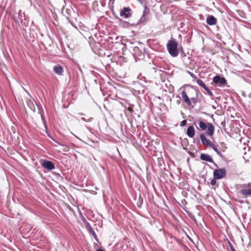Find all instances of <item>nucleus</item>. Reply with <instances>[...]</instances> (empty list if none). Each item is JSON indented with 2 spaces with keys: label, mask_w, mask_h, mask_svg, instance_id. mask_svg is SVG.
Here are the masks:
<instances>
[{
  "label": "nucleus",
  "mask_w": 251,
  "mask_h": 251,
  "mask_svg": "<svg viewBox=\"0 0 251 251\" xmlns=\"http://www.w3.org/2000/svg\"><path fill=\"white\" fill-rule=\"evenodd\" d=\"M182 99L188 105H191L192 102L195 104L197 102V92L193 89L183 91L181 93Z\"/></svg>",
  "instance_id": "1"
},
{
  "label": "nucleus",
  "mask_w": 251,
  "mask_h": 251,
  "mask_svg": "<svg viewBox=\"0 0 251 251\" xmlns=\"http://www.w3.org/2000/svg\"><path fill=\"white\" fill-rule=\"evenodd\" d=\"M177 46L178 43L174 38H171L168 41L166 47L171 56L176 57L178 56L179 51Z\"/></svg>",
  "instance_id": "2"
},
{
  "label": "nucleus",
  "mask_w": 251,
  "mask_h": 251,
  "mask_svg": "<svg viewBox=\"0 0 251 251\" xmlns=\"http://www.w3.org/2000/svg\"><path fill=\"white\" fill-rule=\"evenodd\" d=\"M226 175V171L225 169H219L214 170L213 176L215 178L218 179H221L225 177Z\"/></svg>",
  "instance_id": "3"
},
{
  "label": "nucleus",
  "mask_w": 251,
  "mask_h": 251,
  "mask_svg": "<svg viewBox=\"0 0 251 251\" xmlns=\"http://www.w3.org/2000/svg\"><path fill=\"white\" fill-rule=\"evenodd\" d=\"M213 81L216 85L220 87L224 86L226 83V80L225 78L221 77L219 75L214 76L213 78Z\"/></svg>",
  "instance_id": "4"
},
{
  "label": "nucleus",
  "mask_w": 251,
  "mask_h": 251,
  "mask_svg": "<svg viewBox=\"0 0 251 251\" xmlns=\"http://www.w3.org/2000/svg\"><path fill=\"white\" fill-rule=\"evenodd\" d=\"M200 138L202 144L206 147H210L213 144L211 141L209 139H207L203 134L200 135Z\"/></svg>",
  "instance_id": "5"
},
{
  "label": "nucleus",
  "mask_w": 251,
  "mask_h": 251,
  "mask_svg": "<svg viewBox=\"0 0 251 251\" xmlns=\"http://www.w3.org/2000/svg\"><path fill=\"white\" fill-rule=\"evenodd\" d=\"M240 193L246 197L251 196V184H249L247 188L240 190Z\"/></svg>",
  "instance_id": "6"
},
{
  "label": "nucleus",
  "mask_w": 251,
  "mask_h": 251,
  "mask_svg": "<svg viewBox=\"0 0 251 251\" xmlns=\"http://www.w3.org/2000/svg\"><path fill=\"white\" fill-rule=\"evenodd\" d=\"M42 166L45 168H46L49 170H52L55 168L53 163L51 161L47 160H44L43 162Z\"/></svg>",
  "instance_id": "7"
},
{
  "label": "nucleus",
  "mask_w": 251,
  "mask_h": 251,
  "mask_svg": "<svg viewBox=\"0 0 251 251\" xmlns=\"http://www.w3.org/2000/svg\"><path fill=\"white\" fill-rule=\"evenodd\" d=\"M206 23L210 25H213L216 24L217 19L211 15H208L206 18Z\"/></svg>",
  "instance_id": "8"
},
{
  "label": "nucleus",
  "mask_w": 251,
  "mask_h": 251,
  "mask_svg": "<svg viewBox=\"0 0 251 251\" xmlns=\"http://www.w3.org/2000/svg\"><path fill=\"white\" fill-rule=\"evenodd\" d=\"M130 11V9L129 7H124L120 12V16L128 18L130 16V14L129 13Z\"/></svg>",
  "instance_id": "9"
},
{
  "label": "nucleus",
  "mask_w": 251,
  "mask_h": 251,
  "mask_svg": "<svg viewBox=\"0 0 251 251\" xmlns=\"http://www.w3.org/2000/svg\"><path fill=\"white\" fill-rule=\"evenodd\" d=\"M186 134L188 137L193 138L195 134V130L193 126H189L187 129Z\"/></svg>",
  "instance_id": "10"
},
{
  "label": "nucleus",
  "mask_w": 251,
  "mask_h": 251,
  "mask_svg": "<svg viewBox=\"0 0 251 251\" xmlns=\"http://www.w3.org/2000/svg\"><path fill=\"white\" fill-rule=\"evenodd\" d=\"M200 158L204 161H206L209 162H213L212 157L209 154L201 153L200 156Z\"/></svg>",
  "instance_id": "11"
},
{
  "label": "nucleus",
  "mask_w": 251,
  "mask_h": 251,
  "mask_svg": "<svg viewBox=\"0 0 251 251\" xmlns=\"http://www.w3.org/2000/svg\"><path fill=\"white\" fill-rule=\"evenodd\" d=\"M207 128L206 134L210 136H212L214 131V126L211 123H208Z\"/></svg>",
  "instance_id": "12"
},
{
  "label": "nucleus",
  "mask_w": 251,
  "mask_h": 251,
  "mask_svg": "<svg viewBox=\"0 0 251 251\" xmlns=\"http://www.w3.org/2000/svg\"><path fill=\"white\" fill-rule=\"evenodd\" d=\"M53 71L58 75H61L63 73V68L59 65L55 66L53 67Z\"/></svg>",
  "instance_id": "13"
},
{
  "label": "nucleus",
  "mask_w": 251,
  "mask_h": 251,
  "mask_svg": "<svg viewBox=\"0 0 251 251\" xmlns=\"http://www.w3.org/2000/svg\"><path fill=\"white\" fill-rule=\"evenodd\" d=\"M210 147L212 148L213 150L215 151L219 156H222V154L219 150L217 145H215L213 144H212V145Z\"/></svg>",
  "instance_id": "14"
},
{
  "label": "nucleus",
  "mask_w": 251,
  "mask_h": 251,
  "mask_svg": "<svg viewBox=\"0 0 251 251\" xmlns=\"http://www.w3.org/2000/svg\"><path fill=\"white\" fill-rule=\"evenodd\" d=\"M200 127L203 130L207 128V124L202 121H200L199 124Z\"/></svg>",
  "instance_id": "15"
},
{
  "label": "nucleus",
  "mask_w": 251,
  "mask_h": 251,
  "mask_svg": "<svg viewBox=\"0 0 251 251\" xmlns=\"http://www.w3.org/2000/svg\"><path fill=\"white\" fill-rule=\"evenodd\" d=\"M150 12V10L149 8H148L146 6L145 7L144 10L143 12V14L142 17L141 18V21H143L145 19L144 17L146 15H147Z\"/></svg>",
  "instance_id": "16"
},
{
  "label": "nucleus",
  "mask_w": 251,
  "mask_h": 251,
  "mask_svg": "<svg viewBox=\"0 0 251 251\" xmlns=\"http://www.w3.org/2000/svg\"><path fill=\"white\" fill-rule=\"evenodd\" d=\"M197 83L200 85L201 86V87H202L203 88H204V89L207 87V86L205 85V84L203 83V82L202 81V80H201V79H197Z\"/></svg>",
  "instance_id": "17"
},
{
  "label": "nucleus",
  "mask_w": 251,
  "mask_h": 251,
  "mask_svg": "<svg viewBox=\"0 0 251 251\" xmlns=\"http://www.w3.org/2000/svg\"><path fill=\"white\" fill-rule=\"evenodd\" d=\"M56 143H57L58 144H59V145H61V146H63V147H65L64 149L63 150V151H69V148H68V146H67L66 145H65L62 144H61L60 143H59V142H56Z\"/></svg>",
  "instance_id": "18"
},
{
  "label": "nucleus",
  "mask_w": 251,
  "mask_h": 251,
  "mask_svg": "<svg viewBox=\"0 0 251 251\" xmlns=\"http://www.w3.org/2000/svg\"><path fill=\"white\" fill-rule=\"evenodd\" d=\"M90 232H91V233L92 234V235H93V236L94 237V238L97 240V235H96L95 232L94 231V230L91 228L90 229Z\"/></svg>",
  "instance_id": "19"
},
{
  "label": "nucleus",
  "mask_w": 251,
  "mask_h": 251,
  "mask_svg": "<svg viewBox=\"0 0 251 251\" xmlns=\"http://www.w3.org/2000/svg\"><path fill=\"white\" fill-rule=\"evenodd\" d=\"M205 90L207 92V93L208 94V95L211 97L213 96V93H212V92L208 89V88L207 87L205 89Z\"/></svg>",
  "instance_id": "20"
},
{
  "label": "nucleus",
  "mask_w": 251,
  "mask_h": 251,
  "mask_svg": "<svg viewBox=\"0 0 251 251\" xmlns=\"http://www.w3.org/2000/svg\"><path fill=\"white\" fill-rule=\"evenodd\" d=\"M217 178H215L214 177V178L211 179V181H210V184L212 185H215L216 183V179Z\"/></svg>",
  "instance_id": "21"
},
{
  "label": "nucleus",
  "mask_w": 251,
  "mask_h": 251,
  "mask_svg": "<svg viewBox=\"0 0 251 251\" xmlns=\"http://www.w3.org/2000/svg\"><path fill=\"white\" fill-rule=\"evenodd\" d=\"M93 118L91 117L87 119H86L85 118L82 117L81 118V120L83 121L86 122H89L92 120Z\"/></svg>",
  "instance_id": "22"
},
{
  "label": "nucleus",
  "mask_w": 251,
  "mask_h": 251,
  "mask_svg": "<svg viewBox=\"0 0 251 251\" xmlns=\"http://www.w3.org/2000/svg\"><path fill=\"white\" fill-rule=\"evenodd\" d=\"M186 124V120H183L180 123V126H184Z\"/></svg>",
  "instance_id": "23"
},
{
  "label": "nucleus",
  "mask_w": 251,
  "mask_h": 251,
  "mask_svg": "<svg viewBox=\"0 0 251 251\" xmlns=\"http://www.w3.org/2000/svg\"><path fill=\"white\" fill-rule=\"evenodd\" d=\"M141 4H143L144 0H137Z\"/></svg>",
  "instance_id": "24"
},
{
  "label": "nucleus",
  "mask_w": 251,
  "mask_h": 251,
  "mask_svg": "<svg viewBox=\"0 0 251 251\" xmlns=\"http://www.w3.org/2000/svg\"><path fill=\"white\" fill-rule=\"evenodd\" d=\"M230 248H231V251H236L234 249V248L232 246H230Z\"/></svg>",
  "instance_id": "25"
},
{
  "label": "nucleus",
  "mask_w": 251,
  "mask_h": 251,
  "mask_svg": "<svg viewBox=\"0 0 251 251\" xmlns=\"http://www.w3.org/2000/svg\"><path fill=\"white\" fill-rule=\"evenodd\" d=\"M97 251H104L101 249H99L97 250Z\"/></svg>",
  "instance_id": "26"
},
{
  "label": "nucleus",
  "mask_w": 251,
  "mask_h": 251,
  "mask_svg": "<svg viewBox=\"0 0 251 251\" xmlns=\"http://www.w3.org/2000/svg\"><path fill=\"white\" fill-rule=\"evenodd\" d=\"M193 219L194 221H195L196 222V219L194 217L193 218Z\"/></svg>",
  "instance_id": "27"
},
{
  "label": "nucleus",
  "mask_w": 251,
  "mask_h": 251,
  "mask_svg": "<svg viewBox=\"0 0 251 251\" xmlns=\"http://www.w3.org/2000/svg\"><path fill=\"white\" fill-rule=\"evenodd\" d=\"M79 115H84V114L83 113H80Z\"/></svg>",
  "instance_id": "28"
},
{
  "label": "nucleus",
  "mask_w": 251,
  "mask_h": 251,
  "mask_svg": "<svg viewBox=\"0 0 251 251\" xmlns=\"http://www.w3.org/2000/svg\"><path fill=\"white\" fill-rule=\"evenodd\" d=\"M191 76H193V75H194L193 74H191Z\"/></svg>",
  "instance_id": "29"
}]
</instances>
